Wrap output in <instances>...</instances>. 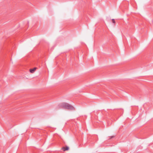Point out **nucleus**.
<instances>
[{"mask_svg": "<svg viewBox=\"0 0 153 153\" xmlns=\"http://www.w3.org/2000/svg\"><path fill=\"white\" fill-rule=\"evenodd\" d=\"M114 137H115V136H110V137L109 139H112V138Z\"/></svg>", "mask_w": 153, "mask_h": 153, "instance_id": "39448f33", "label": "nucleus"}, {"mask_svg": "<svg viewBox=\"0 0 153 153\" xmlns=\"http://www.w3.org/2000/svg\"><path fill=\"white\" fill-rule=\"evenodd\" d=\"M61 108H64L71 110H74V108L72 105L65 102L59 104L56 107V109H58Z\"/></svg>", "mask_w": 153, "mask_h": 153, "instance_id": "f257e3e1", "label": "nucleus"}, {"mask_svg": "<svg viewBox=\"0 0 153 153\" xmlns=\"http://www.w3.org/2000/svg\"><path fill=\"white\" fill-rule=\"evenodd\" d=\"M36 68L35 67L33 69H31L30 70V72L31 73H33L36 70Z\"/></svg>", "mask_w": 153, "mask_h": 153, "instance_id": "f03ea898", "label": "nucleus"}, {"mask_svg": "<svg viewBox=\"0 0 153 153\" xmlns=\"http://www.w3.org/2000/svg\"><path fill=\"white\" fill-rule=\"evenodd\" d=\"M62 149L64 151H66L68 150L69 149V148L68 146H66L65 147H63Z\"/></svg>", "mask_w": 153, "mask_h": 153, "instance_id": "7ed1b4c3", "label": "nucleus"}, {"mask_svg": "<svg viewBox=\"0 0 153 153\" xmlns=\"http://www.w3.org/2000/svg\"><path fill=\"white\" fill-rule=\"evenodd\" d=\"M112 21L113 23H114V24H115V20L114 19H112Z\"/></svg>", "mask_w": 153, "mask_h": 153, "instance_id": "20e7f679", "label": "nucleus"}]
</instances>
